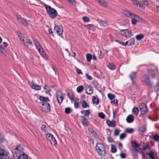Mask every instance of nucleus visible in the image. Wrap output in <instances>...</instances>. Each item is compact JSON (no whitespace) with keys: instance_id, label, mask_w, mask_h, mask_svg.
I'll list each match as a JSON object with an SVG mask.
<instances>
[{"instance_id":"c756f323","label":"nucleus","mask_w":159,"mask_h":159,"mask_svg":"<svg viewBox=\"0 0 159 159\" xmlns=\"http://www.w3.org/2000/svg\"><path fill=\"white\" fill-rule=\"evenodd\" d=\"M67 96L68 98L72 101L74 99V95L71 92H69L67 93Z\"/></svg>"},{"instance_id":"37998d69","label":"nucleus","mask_w":159,"mask_h":159,"mask_svg":"<svg viewBox=\"0 0 159 159\" xmlns=\"http://www.w3.org/2000/svg\"><path fill=\"white\" fill-rule=\"evenodd\" d=\"M133 4L136 6H138L139 5V2L137 0H131Z\"/></svg>"},{"instance_id":"09e8293b","label":"nucleus","mask_w":159,"mask_h":159,"mask_svg":"<svg viewBox=\"0 0 159 159\" xmlns=\"http://www.w3.org/2000/svg\"><path fill=\"white\" fill-rule=\"evenodd\" d=\"M144 5L147 7L149 6V4L147 0H142Z\"/></svg>"},{"instance_id":"680f3d73","label":"nucleus","mask_w":159,"mask_h":159,"mask_svg":"<svg viewBox=\"0 0 159 159\" xmlns=\"http://www.w3.org/2000/svg\"><path fill=\"white\" fill-rule=\"evenodd\" d=\"M79 103L78 102H74V107L76 108H77L79 107Z\"/></svg>"},{"instance_id":"423d86ee","label":"nucleus","mask_w":159,"mask_h":159,"mask_svg":"<svg viewBox=\"0 0 159 159\" xmlns=\"http://www.w3.org/2000/svg\"><path fill=\"white\" fill-rule=\"evenodd\" d=\"M46 136L47 139L49 141L50 143L56 146L57 145V142L53 136L50 133L46 134Z\"/></svg>"},{"instance_id":"412c9836","label":"nucleus","mask_w":159,"mask_h":159,"mask_svg":"<svg viewBox=\"0 0 159 159\" xmlns=\"http://www.w3.org/2000/svg\"><path fill=\"white\" fill-rule=\"evenodd\" d=\"M98 21L100 25L102 26H105L108 25V21H107L100 20H99Z\"/></svg>"},{"instance_id":"603ef678","label":"nucleus","mask_w":159,"mask_h":159,"mask_svg":"<svg viewBox=\"0 0 159 159\" xmlns=\"http://www.w3.org/2000/svg\"><path fill=\"white\" fill-rule=\"evenodd\" d=\"M71 111V109L69 108H66L65 109V112L66 114H69Z\"/></svg>"},{"instance_id":"aec40b11","label":"nucleus","mask_w":159,"mask_h":159,"mask_svg":"<svg viewBox=\"0 0 159 159\" xmlns=\"http://www.w3.org/2000/svg\"><path fill=\"white\" fill-rule=\"evenodd\" d=\"M134 119V116L132 115H130L127 117L126 120L128 123H131L133 122Z\"/></svg>"},{"instance_id":"3c124183","label":"nucleus","mask_w":159,"mask_h":159,"mask_svg":"<svg viewBox=\"0 0 159 159\" xmlns=\"http://www.w3.org/2000/svg\"><path fill=\"white\" fill-rule=\"evenodd\" d=\"M120 131V130L117 129H116L114 131V135L115 136L118 135L119 134Z\"/></svg>"},{"instance_id":"f3484780","label":"nucleus","mask_w":159,"mask_h":159,"mask_svg":"<svg viewBox=\"0 0 159 159\" xmlns=\"http://www.w3.org/2000/svg\"><path fill=\"white\" fill-rule=\"evenodd\" d=\"M107 125L110 127H114L116 126V122L113 120L111 121L109 120H107L106 121Z\"/></svg>"},{"instance_id":"13d9d810","label":"nucleus","mask_w":159,"mask_h":159,"mask_svg":"<svg viewBox=\"0 0 159 159\" xmlns=\"http://www.w3.org/2000/svg\"><path fill=\"white\" fill-rule=\"evenodd\" d=\"M120 156L122 158L124 159L125 158L126 155L125 153H121L120 154Z\"/></svg>"},{"instance_id":"f704fd0d","label":"nucleus","mask_w":159,"mask_h":159,"mask_svg":"<svg viewBox=\"0 0 159 159\" xmlns=\"http://www.w3.org/2000/svg\"><path fill=\"white\" fill-rule=\"evenodd\" d=\"M92 101L93 103L95 104L96 105H98L99 103L98 99L94 97L93 98Z\"/></svg>"},{"instance_id":"6e6d98bb","label":"nucleus","mask_w":159,"mask_h":159,"mask_svg":"<svg viewBox=\"0 0 159 159\" xmlns=\"http://www.w3.org/2000/svg\"><path fill=\"white\" fill-rule=\"evenodd\" d=\"M138 20L143 23H146V21L144 20L139 16V18H138Z\"/></svg>"},{"instance_id":"c85d7f7f","label":"nucleus","mask_w":159,"mask_h":159,"mask_svg":"<svg viewBox=\"0 0 159 159\" xmlns=\"http://www.w3.org/2000/svg\"><path fill=\"white\" fill-rule=\"evenodd\" d=\"M82 107L83 108H86L89 107V106L88 104L84 100L82 101L81 103Z\"/></svg>"},{"instance_id":"f257e3e1","label":"nucleus","mask_w":159,"mask_h":159,"mask_svg":"<svg viewBox=\"0 0 159 159\" xmlns=\"http://www.w3.org/2000/svg\"><path fill=\"white\" fill-rule=\"evenodd\" d=\"M39 99L42 101L41 106H40V107L42 111L46 113L49 111L50 110V107L48 102L50 101L48 98L40 96Z\"/></svg>"},{"instance_id":"cd10ccee","label":"nucleus","mask_w":159,"mask_h":159,"mask_svg":"<svg viewBox=\"0 0 159 159\" xmlns=\"http://www.w3.org/2000/svg\"><path fill=\"white\" fill-rule=\"evenodd\" d=\"M19 21L20 23H22L24 25L27 26L28 25L27 21L23 18L21 19Z\"/></svg>"},{"instance_id":"49530a36","label":"nucleus","mask_w":159,"mask_h":159,"mask_svg":"<svg viewBox=\"0 0 159 159\" xmlns=\"http://www.w3.org/2000/svg\"><path fill=\"white\" fill-rule=\"evenodd\" d=\"M98 116L102 119H104L105 118V115L102 112H100L98 114Z\"/></svg>"},{"instance_id":"72a5a7b5","label":"nucleus","mask_w":159,"mask_h":159,"mask_svg":"<svg viewBox=\"0 0 159 159\" xmlns=\"http://www.w3.org/2000/svg\"><path fill=\"white\" fill-rule=\"evenodd\" d=\"M108 67L111 70H114L116 68V66L114 64L112 63H109L108 65Z\"/></svg>"},{"instance_id":"0eeeda50","label":"nucleus","mask_w":159,"mask_h":159,"mask_svg":"<svg viewBox=\"0 0 159 159\" xmlns=\"http://www.w3.org/2000/svg\"><path fill=\"white\" fill-rule=\"evenodd\" d=\"M56 95L58 103L59 104L61 103L64 99V94L62 93L61 91H57Z\"/></svg>"},{"instance_id":"6e6552de","label":"nucleus","mask_w":159,"mask_h":159,"mask_svg":"<svg viewBox=\"0 0 159 159\" xmlns=\"http://www.w3.org/2000/svg\"><path fill=\"white\" fill-rule=\"evenodd\" d=\"M9 153L3 149H0V159H9Z\"/></svg>"},{"instance_id":"6ab92c4d","label":"nucleus","mask_w":159,"mask_h":159,"mask_svg":"<svg viewBox=\"0 0 159 159\" xmlns=\"http://www.w3.org/2000/svg\"><path fill=\"white\" fill-rule=\"evenodd\" d=\"M23 150V148L20 145H18L15 149L14 152L16 153H19Z\"/></svg>"},{"instance_id":"ddd939ff","label":"nucleus","mask_w":159,"mask_h":159,"mask_svg":"<svg viewBox=\"0 0 159 159\" xmlns=\"http://www.w3.org/2000/svg\"><path fill=\"white\" fill-rule=\"evenodd\" d=\"M141 81L143 83L148 85H150L149 78L148 76L146 75H144L141 77Z\"/></svg>"},{"instance_id":"5701e85b","label":"nucleus","mask_w":159,"mask_h":159,"mask_svg":"<svg viewBox=\"0 0 159 159\" xmlns=\"http://www.w3.org/2000/svg\"><path fill=\"white\" fill-rule=\"evenodd\" d=\"M126 43L128 45V46L134 45L135 43V40L134 39H131L127 41Z\"/></svg>"},{"instance_id":"79ce46f5","label":"nucleus","mask_w":159,"mask_h":159,"mask_svg":"<svg viewBox=\"0 0 159 159\" xmlns=\"http://www.w3.org/2000/svg\"><path fill=\"white\" fill-rule=\"evenodd\" d=\"M41 129L43 131L46 132L48 130V128L46 125H43L41 126Z\"/></svg>"},{"instance_id":"e433bc0d","label":"nucleus","mask_w":159,"mask_h":159,"mask_svg":"<svg viewBox=\"0 0 159 159\" xmlns=\"http://www.w3.org/2000/svg\"><path fill=\"white\" fill-rule=\"evenodd\" d=\"M132 111L134 115H137L139 113V109L137 107H135L132 109Z\"/></svg>"},{"instance_id":"a19ab883","label":"nucleus","mask_w":159,"mask_h":159,"mask_svg":"<svg viewBox=\"0 0 159 159\" xmlns=\"http://www.w3.org/2000/svg\"><path fill=\"white\" fill-rule=\"evenodd\" d=\"M111 151L112 152L115 153L116 151V148L115 146L113 145H111Z\"/></svg>"},{"instance_id":"a18cd8bd","label":"nucleus","mask_w":159,"mask_h":159,"mask_svg":"<svg viewBox=\"0 0 159 159\" xmlns=\"http://www.w3.org/2000/svg\"><path fill=\"white\" fill-rule=\"evenodd\" d=\"M153 139L159 143V136L157 135H155L153 136Z\"/></svg>"},{"instance_id":"20e7f679","label":"nucleus","mask_w":159,"mask_h":159,"mask_svg":"<svg viewBox=\"0 0 159 159\" xmlns=\"http://www.w3.org/2000/svg\"><path fill=\"white\" fill-rule=\"evenodd\" d=\"M34 42L35 45L40 54L42 55L44 58H46V54L44 52L43 48L41 47L38 41L37 40L34 39Z\"/></svg>"},{"instance_id":"f03ea898","label":"nucleus","mask_w":159,"mask_h":159,"mask_svg":"<svg viewBox=\"0 0 159 159\" xmlns=\"http://www.w3.org/2000/svg\"><path fill=\"white\" fill-rule=\"evenodd\" d=\"M95 149L97 152L101 156H104L106 154L105 148L102 144L100 143H97Z\"/></svg>"},{"instance_id":"ea45409f","label":"nucleus","mask_w":159,"mask_h":159,"mask_svg":"<svg viewBox=\"0 0 159 159\" xmlns=\"http://www.w3.org/2000/svg\"><path fill=\"white\" fill-rule=\"evenodd\" d=\"M139 130L142 133L144 132L146 130V128L144 126H142L139 127Z\"/></svg>"},{"instance_id":"393cba45","label":"nucleus","mask_w":159,"mask_h":159,"mask_svg":"<svg viewBox=\"0 0 159 159\" xmlns=\"http://www.w3.org/2000/svg\"><path fill=\"white\" fill-rule=\"evenodd\" d=\"M98 3L104 7H107V4L104 0H98Z\"/></svg>"},{"instance_id":"bb28decb","label":"nucleus","mask_w":159,"mask_h":159,"mask_svg":"<svg viewBox=\"0 0 159 159\" xmlns=\"http://www.w3.org/2000/svg\"><path fill=\"white\" fill-rule=\"evenodd\" d=\"M131 145L133 147L136 149L137 151H138L137 149L139 148V145H138L136 142H132Z\"/></svg>"},{"instance_id":"f8f14e48","label":"nucleus","mask_w":159,"mask_h":159,"mask_svg":"<svg viewBox=\"0 0 159 159\" xmlns=\"http://www.w3.org/2000/svg\"><path fill=\"white\" fill-rule=\"evenodd\" d=\"M29 84L30 87L33 89L38 90L41 89V88L40 86L34 83L32 81L29 82Z\"/></svg>"},{"instance_id":"4c0bfd02","label":"nucleus","mask_w":159,"mask_h":159,"mask_svg":"<svg viewBox=\"0 0 159 159\" xmlns=\"http://www.w3.org/2000/svg\"><path fill=\"white\" fill-rule=\"evenodd\" d=\"M134 131V129L132 128H127L125 130V132L128 133H132Z\"/></svg>"},{"instance_id":"9d476101","label":"nucleus","mask_w":159,"mask_h":159,"mask_svg":"<svg viewBox=\"0 0 159 159\" xmlns=\"http://www.w3.org/2000/svg\"><path fill=\"white\" fill-rule=\"evenodd\" d=\"M120 32L122 36L126 38L130 37L131 35V32L127 29L121 30Z\"/></svg>"},{"instance_id":"c9c22d12","label":"nucleus","mask_w":159,"mask_h":159,"mask_svg":"<svg viewBox=\"0 0 159 159\" xmlns=\"http://www.w3.org/2000/svg\"><path fill=\"white\" fill-rule=\"evenodd\" d=\"M135 74L136 73L134 72H132L131 73L129 76L132 81L135 78Z\"/></svg>"},{"instance_id":"bf43d9fd","label":"nucleus","mask_w":159,"mask_h":159,"mask_svg":"<svg viewBox=\"0 0 159 159\" xmlns=\"http://www.w3.org/2000/svg\"><path fill=\"white\" fill-rule=\"evenodd\" d=\"M149 148V146L148 145H144L143 148V150L144 151L146 149H147Z\"/></svg>"},{"instance_id":"dca6fc26","label":"nucleus","mask_w":159,"mask_h":159,"mask_svg":"<svg viewBox=\"0 0 159 159\" xmlns=\"http://www.w3.org/2000/svg\"><path fill=\"white\" fill-rule=\"evenodd\" d=\"M93 92V90L92 87L89 85L86 86V93L89 95L91 94Z\"/></svg>"},{"instance_id":"864d4df0","label":"nucleus","mask_w":159,"mask_h":159,"mask_svg":"<svg viewBox=\"0 0 159 159\" xmlns=\"http://www.w3.org/2000/svg\"><path fill=\"white\" fill-rule=\"evenodd\" d=\"M126 137V134L125 133H122L120 135V139L122 140L125 138Z\"/></svg>"},{"instance_id":"0e129e2a","label":"nucleus","mask_w":159,"mask_h":159,"mask_svg":"<svg viewBox=\"0 0 159 159\" xmlns=\"http://www.w3.org/2000/svg\"><path fill=\"white\" fill-rule=\"evenodd\" d=\"M116 41L117 42H118L119 43L121 44V45H124L125 46H126L127 45L126 42L125 43H123L122 42H121L119 41H118L116 40Z\"/></svg>"},{"instance_id":"1a4fd4ad","label":"nucleus","mask_w":159,"mask_h":159,"mask_svg":"<svg viewBox=\"0 0 159 159\" xmlns=\"http://www.w3.org/2000/svg\"><path fill=\"white\" fill-rule=\"evenodd\" d=\"M54 31L55 33H56L59 36L62 38L63 29L62 26L60 25L56 26L54 27Z\"/></svg>"},{"instance_id":"4be33fe9","label":"nucleus","mask_w":159,"mask_h":159,"mask_svg":"<svg viewBox=\"0 0 159 159\" xmlns=\"http://www.w3.org/2000/svg\"><path fill=\"white\" fill-rule=\"evenodd\" d=\"M27 155L25 153H23L22 154H20L18 156L17 159H27Z\"/></svg>"},{"instance_id":"39448f33","label":"nucleus","mask_w":159,"mask_h":159,"mask_svg":"<svg viewBox=\"0 0 159 159\" xmlns=\"http://www.w3.org/2000/svg\"><path fill=\"white\" fill-rule=\"evenodd\" d=\"M18 36L21 41L23 42V43L25 46L28 47L29 45H32V42L29 39H25L22 34H20Z\"/></svg>"},{"instance_id":"4d7b16f0","label":"nucleus","mask_w":159,"mask_h":159,"mask_svg":"<svg viewBox=\"0 0 159 159\" xmlns=\"http://www.w3.org/2000/svg\"><path fill=\"white\" fill-rule=\"evenodd\" d=\"M15 16L16 17V19L19 21L20 20V19L22 18L20 15L18 14H16Z\"/></svg>"},{"instance_id":"e2e57ef3","label":"nucleus","mask_w":159,"mask_h":159,"mask_svg":"<svg viewBox=\"0 0 159 159\" xmlns=\"http://www.w3.org/2000/svg\"><path fill=\"white\" fill-rule=\"evenodd\" d=\"M69 2L73 5H74L75 4V2L74 0H68Z\"/></svg>"},{"instance_id":"a878e982","label":"nucleus","mask_w":159,"mask_h":159,"mask_svg":"<svg viewBox=\"0 0 159 159\" xmlns=\"http://www.w3.org/2000/svg\"><path fill=\"white\" fill-rule=\"evenodd\" d=\"M85 27L89 30L94 31L95 30V27L92 24L85 25Z\"/></svg>"},{"instance_id":"7c9ffc66","label":"nucleus","mask_w":159,"mask_h":159,"mask_svg":"<svg viewBox=\"0 0 159 159\" xmlns=\"http://www.w3.org/2000/svg\"><path fill=\"white\" fill-rule=\"evenodd\" d=\"M144 37V35L142 34L137 35L135 36V38L138 40H139L143 39Z\"/></svg>"},{"instance_id":"7ed1b4c3","label":"nucleus","mask_w":159,"mask_h":159,"mask_svg":"<svg viewBox=\"0 0 159 159\" xmlns=\"http://www.w3.org/2000/svg\"><path fill=\"white\" fill-rule=\"evenodd\" d=\"M46 9L49 16L52 18H54L57 15V12L54 8L49 6L45 5Z\"/></svg>"},{"instance_id":"69168bd1","label":"nucleus","mask_w":159,"mask_h":159,"mask_svg":"<svg viewBox=\"0 0 159 159\" xmlns=\"http://www.w3.org/2000/svg\"><path fill=\"white\" fill-rule=\"evenodd\" d=\"M118 101L117 100H114L111 101V103L112 104H113L116 105V104H117Z\"/></svg>"},{"instance_id":"a211bd4d","label":"nucleus","mask_w":159,"mask_h":159,"mask_svg":"<svg viewBox=\"0 0 159 159\" xmlns=\"http://www.w3.org/2000/svg\"><path fill=\"white\" fill-rule=\"evenodd\" d=\"M80 117L81 118L80 120L83 125L84 126H87L88 122L86 119L83 116H81Z\"/></svg>"},{"instance_id":"c03bdc74","label":"nucleus","mask_w":159,"mask_h":159,"mask_svg":"<svg viewBox=\"0 0 159 159\" xmlns=\"http://www.w3.org/2000/svg\"><path fill=\"white\" fill-rule=\"evenodd\" d=\"M148 74L152 77L153 78H154L155 77V75L153 74V71L152 70H149Z\"/></svg>"},{"instance_id":"58836bf2","label":"nucleus","mask_w":159,"mask_h":159,"mask_svg":"<svg viewBox=\"0 0 159 159\" xmlns=\"http://www.w3.org/2000/svg\"><path fill=\"white\" fill-rule=\"evenodd\" d=\"M0 52L4 55H6V52L5 50L1 46H0Z\"/></svg>"},{"instance_id":"2f4dec72","label":"nucleus","mask_w":159,"mask_h":159,"mask_svg":"<svg viewBox=\"0 0 159 159\" xmlns=\"http://www.w3.org/2000/svg\"><path fill=\"white\" fill-rule=\"evenodd\" d=\"M84 89V87L82 85L79 86L76 89V91L78 93H80Z\"/></svg>"},{"instance_id":"052dcab7","label":"nucleus","mask_w":159,"mask_h":159,"mask_svg":"<svg viewBox=\"0 0 159 159\" xmlns=\"http://www.w3.org/2000/svg\"><path fill=\"white\" fill-rule=\"evenodd\" d=\"M86 78L88 80H92V77L88 75L87 74H86Z\"/></svg>"},{"instance_id":"9b49d317","label":"nucleus","mask_w":159,"mask_h":159,"mask_svg":"<svg viewBox=\"0 0 159 159\" xmlns=\"http://www.w3.org/2000/svg\"><path fill=\"white\" fill-rule=\"evenodd\" d=\"M139 107L141 111V114L144 115L146 112L147 110V107L145 104L141 103L139 106Z\"/></svg>"},{"instance_id":"774afa93","label":"nucleus","mask_w":159,"mask_h":159,"mask_svg":"<svg viewBox=\"0 0 159 159\" xmlns=\"http://www.w3.org/2000/svg\"><path fill=\"white\" fill-rule=\"evenodd\" d=\"M107 140L110 143H112L113 142L112 139L110 137H108L107 138Z\"/></svg>"},{"instance_id":"473e14b6","label":"nucleus","mask_w":159,"mask_h":159,"mask_svg":"<svg viewBox=\"0 0 159 159\" xmlns=\"http://www.w3.org/2000/svg\"><path fill=\"white\" fill-rule=\"evenodd\" d=\"M87 60L88 62H90L92 59V56L91 54L88 53L86 55Z\"/></svg>"},{"instance_id":"8fccbe9b","label":"nucleus","mask_w":159,"mask_h":159,"mask_svg":"<svg viewBox=\"0 0 159 159\" xmlns=\"http://www.w3.org/2000/svg\"><path fill=\"white\" fill-rule=\"evenodd\" d=\"M82 19L83 21L85 22H88L89 21V17L87 16H84L83 17Z\"/></svg>"},{"instance_id":"4468645a","label":"nucleus","mask_w":159,"mask_h":159,"mask_svg":"<svg viewBox=\"0 0 159 159\" xmlns=\"http://www.w3.org/2000/svg\"><path fill=\"white\" fill-rule=\"evenodd\" d=\"M123 13L127 17L131 19L134 17V16H136L135 14L128 11H123Z\"/></svg>"},{"instance_id":"338daca9","label":"nucleus","mask_w":159,"mask_h":159,"mask_svg":"<svg viewBox=\"0 0 159 159\" xmlns=\"http://www.w3.org/2000/svg\"><path fill=\"white\" fill-rule=\"evenodd\" d=\"M99 52H100V54H99L98 57L99 59H102L103 57V55H102V51L101 50L99 51Z\"/></svg>"},{"instance_id":"de8ad7c7","label":"nucleus","mask_w":159,"mask_h":159,"mask_svg":"<svg viewBox=\"0 0 159 159\" xmlns=\"http://www.w3.org/2000/svg\"><path fill=\"white\" fill-rule=\"evenodd\" d=\"M108 97L110 100H112L114 99L115 96L113 94L109 93L108 94Z\"/></svg>"},{"instance_id":"b1692460","label":"nucleus","mask_w":159,"mask_h":159,"mask_svg":"<svg viewBox=\"0 0 159 159\" xmlns=\"http://www.w3.org/2000/svg\"><path fill=\"white\" fill-rule=\"evenodd\" d=\"M138 18H139V16L136 15V16H134L131 18V22L133 25H135L136 24L138 20Z\"/></svg>"},{"instance_id":"2eb2a0df","label":"nucleus","mask_w":159,"mask_h":159,"mask_svg":"<svg viewBox=\"0 0 159 159\" xmlns=\"http://www.w3.org/2000/svg\"><path fill=\"white\" fill-rule=\"evenodd\" d=\"M150 159H158L157 156L155 153L150 152L147 153Z\"/></svg>"},{"instance_id":"5fc2aeb1","label":"nucleus","mask_w":159,"mask_h":159,"mask_svg":"<svg viewBox=\"0 0 159 159\" xmlns=\"http://www.w3.org/2000/svg\"><path fill=\"white\" fill-rule=\"evenodd\" d=\"M84 115L87 116H89L90 112H89V110H84Z\"/></svg>"}]
</instances>
